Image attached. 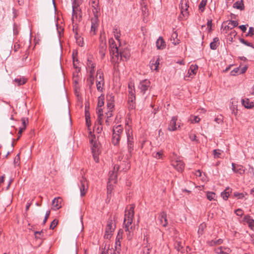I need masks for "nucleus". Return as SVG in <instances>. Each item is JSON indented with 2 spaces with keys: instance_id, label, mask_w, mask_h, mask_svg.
Returning a JSON list of instances; mask_svg holds the SVG:
<instances>
[{
  "instance_id": "1",
  "label": "nucleus",
  "mask_w": 254,
  "mask_h": 254,
  "mask_svg": "<svg viewBox=\"0 0 254 254\" xmlns=\"http://www.w3.org/2000/svg\"><path fill=\"white\" fill-rule=\"evenodd\" d=\"M110 54L112 57L113 62H118L119 59V50L114 40L110 38L109 40Z\"/></svg>"
},
{
  "instance_id": "2",
  "label": "nucleus",
  "mask_w": 254,
  "mask_h": 254,
  "mask_svg": "<svg viewBox=\"0 0 254 254\" xmlns=\"http://www.w3.org/2000/svg\"><path fill=\"white\" fill-rule=\"evenodd\" d=\"M123 127L121 125L113 127L112 142L115 146H117L119 144L121 134L123 133Z\"/></svg>"
},
{
  "instance_id": "3",
  "label": "nucleus",
  "mask_w": 254,
  "mask_h": 254,
  "mask_svg": "<svg viewBox=\"0 0 254 254\" xmlns=\"http://www.w3.org/2000/svg\"><path fill=\"white\" fill-rule=\"evenodd\" d=\"M93 138L90 140V143L92 144V153L95 161L96 163L99 162L98 155L101 153L100 144L99 143L94 141V138H95L94 135L92 136Z\"/></svg>"
},
{
  "instance_id": "4",
  "label": "nucleus",
  "mask_w": 254,
  "mask_h": 254,
  "mask_svg": "<svg viewBox=\"0 0 254 254\" xmlns=\"http://www.w3.org/2000/svg\"><path fill=\"white\" fill-rule=\"evenodd\" d=\"M127 148L128 154L127 155V158H130L132 157L134 150V138L132 134H130L129 131L127 132Z\"/></svg>"
},
{
  "instance_id": "5",
  "label": "nucleus",
  "mask_w": 254,
  "mask_h": 254,
  "mask_svg": "<svg viewBox=\"0 0 254 254\" xmlns=\"http://www.w3.org/2000/svg\"><path fill=\"white\" fill-rule=\"evenodd\" d=\"M115 228V225L113 224V220L110 217L107 221V224L105 229L104 238L107 239L111 238L113 235L114 230Z\"/></svg>"
},
{
  "instance_id": "6",
  "label": "nucleus",
  "mask_w": 254,
  "mask_h": 254,
  "mask_svg": "<svg viewBox=\"0 0 254 254\" xmlns=\"http://www.w3.org/2000/svg\"><path fill=\"white\" fill-rule=\"evenodd\" d=\"M72 19L73 20L74 18L77 19L79 21L81 20L82 15L81 9L79 8L78 4L76 3V0H74L72 2Z\"/></svg>"
},
{
  "instance_id": "7",
  "label": "nucleus",
  "mask_w": 254,
  "mask_h": 254,
  "mask_svg": "<svg viewBox=\"0 0 254 254\" xmlns=\"http://www.w3.org/2000/svg\"><path fill=\"white\" fill-rule=\"evenodd\" d=\"M80 190V195L83 196L85 195L88 188V185L86 179L82 176L80 180L79 185Z\"/></svg>"
},
{
  "instance_id": "8",
  "label": "nucleus",
  "mask_w": 254,
  "mask_h": 254,
  "mask_svg": "<svg viewBox=\"0 0 254 254\" xmlns=\"http://www.w3.org/2000/svg\"><path fill=\"white\" fill-rule=\"evenodd\" d=\"M100 42V43L99 47V53L101 59H103L105 57L107 49L106 40L105 38L101 37Z\"/></svg>"
},
{
  "instance_id": "9",
  "label": "nucleus",
  "mask_w": 254,
  "mask_h": 254,
  "mask_svg": "<svg viewBox=\"0 0 254 254\" xmlns=\"http://www.w3.org/2000/svg\"><path fill=\"white\" fill-rule=\"evenodd\" d=\"M171 165L179 172H182L185 167L184 163L179 158L172 160Z\"/></svg>"
},
{
  "instance_id": "10",
  "label": "nucleus",
  "mask_w": 254,
  "mask_h": 254,
  "mask_svg": "<svg viewBox=\"0 0 254 254\" xmlns=\"http://www.w3.org/2000/svg\"><path fill=\"white\" fill-rule=\"evenodd\" d=\"M135 96L132 90L129 91L128 101V108L129 110H133L135 108Z\"/></svg>"
},
{
  "instance_id": "11",
  "label": "nucleus",
  "mask_w": 254,
  "mask_h": 254,
  "mask_svg": "<svg viewBox=\"0 0 254 254\" xmlns=\"http://www.w3.org/2000/svg\"><path fill=\"white\" fill-rule=\"evenodd\" d=\"M150 86V81L148 79H145L140 82L138 88L140 90V92L142 94H144Z\"/></svg>"
},
{
  "instance_id": "12",
  "label": "nucleus",
  "mask_w": 254,
  "mask_h": 254,
  "mask_svg": "<svg viewBox=\"0 0 254 254\" xmlns=\"http://www.w3.org/2000/svg\"><path fill=\"white\" fill-rule=\"evenodd\" d=\"M134 208L135 205L133 204H130L129 205V208L128 209H127H127L125 211L124 219L132 220L134 214Z\"/></svg>"
},
{
  "instance_id": "13",
  "label": "nucleus",
  "mask_w": 254,
  "mask_h": 254,
  "mask_svg": "<svg viewBox=\"0 0 254 254\" xmlns=\"http://www.w3.org/2000/svg\"><path fill=\"white\" fill-rule=\"evenodd\" d=\"M91 26L90 33L93 35L96 34L99 25V19L97 17H93L91 19Z\"/></svg>"
},
{
  "instance_id": "14",
  "label": "nucleus",
  "mask_w": 254,
  "mask_h": 254,
  "mask_svg": "<svg viewBox=\"0 0 254 254\" xmlns=\"http://www.w3.org/2000/svg\"><path fill=\"white\" fill-rule=\"evenodd\" d=\"M107 106L109 110H112L114 108V96L112 93L108 94L106 96Z\"/></svg>"
},
{
  "instance_id": "15",
  "label": "nucleus",
  "mask_w": 254,
  "mask_h": 254,
  "mask_svg": "<svg viewBox=\"0 0 254 254\" xmlns=\"http://www.w3.org/2000/svg\"><path fill=\"white\" fill-rule=\"evenodd\" d=\"M159 224L162 226L165 227L168 225V220L167 219V214L165 212H161L158 216Z\"/></svg>"
},
{
  "instance_id": "16",
  "label": "nucleus",
  "mask_w": 254,
  "mask_h": 254,
  "mask_svg": "<svg viewBox=\"0 0 254 254\" xmlns=\"http://www.w3.org/2000/svg\"><path fill=\"white\" fill-rule=\"evenodd\" d=\"M130 56V52L128 49L124 48V49L120 50L119 52V59L120 60L125 59L126 60H128Z\"/></svg>"
},
{
  "instance_id": "17",
  "label": "nucleus",
  "mask_w": 254,
  "mask_h": 254,
  "mask_svg": "<svg viewBox=\"0 0 254 254\" xmlns=\"http://www.w3.org/2000/svg\"><path fill=\"white\" fill-rule=\"evenodd\" d=\"M181 13L184 16H188L189 14L188 8L189 5L186 0H182L181 1Z\"/></svg>"
},
{
  "instance_id": "18",
  "label": "nucleus",
  "mask_w": 254,
  "mask_h": 254,
  "mask_svg": "<svg viewBox=\"0 0 254 254\" xmlns=\"http://www.w3.org/2000/svg\"><path fill=\"white\" fill-rule=\"evenodd\" d=\"M232 166L233 171L236 173L242 175H243L245 172L244 167L242 165H236L235 163H233L232 164Z\"/></svg>"
},
{
  "instance_id": "19",
  "label": "nucleus",
  "mask_w": 254,
  "mask_h": 254,
  "mask_svg": "<svg viewBox=\"0 0 254 254\" xmlns=\"http://www.w3.org/2000/svg\"><path fill=\"white\" fill-rule=\"evenodd\" d=\"M62 202V199L61 197L55 198L52 201V209L56 210L61 208Z\"/></svg>"
},
{
  "instance_id": "20",
  "label": "nucleus",
  "mask_w": 254,
  "mask_h": 254,
  "mask_svg": "<svg viewBox=\"0 0 254 254\" xmlns=\"http://www.w3.org/2000/svg\"><path fill=\"white\" fill-rule=\"evenodd\" d=\"M132 222V219H124V225L125 226V229L126 232H128L127 235V237L129 239L130 238V235H131L130 229H132V227H129V226L131 224Z\"/></svg>"
},
{
  "instance_id": "21",
  "label": "nucleus",
  "mask_w": 254,
  "mask_h": 254,
  "mask_svg": "<svg viewBox=\"0 0 254 254\" xmlns=\"http://www.w3.org/2000/svg\"><path fill=\"white\" fill-rule=\"evenodd\" d=\"M177 117L174 116L172 118L168 127V129L170 131H175L177 129L176 122L177 121Z\"/></svg>"
},
{
  "instance_id": "22",
  "label": "nucleus",
  "mask_w": 254,
  "mask_h": 254,
  "mask_svg": "<svg viewBox=\"0 0 254 254\" xmlns=\"http://www.w3.org/2000/svg\"><path fill=\"white\" fill-rule=\"evenodd\" d=\"M159 58L158 57L156 60L154 58L150 62L149 64L151 70H157L159 64Z\"/></svg>"
},
{
  "instance_id": "23",
  "label": "nucleus",
  "mask_w": 254,
  "mask_h": 254,
  "mask_svg": "<svg viewBox=\"0 0 254 254\" xmlns=\"http://www.w3.org/2000/svg\"><path fill=\"white\" fill-rule=\"evenodd\" d=\"M89 105H85V117L86 120V124L88 127L91 126L90 114L89 111Z\"/></svg>"
},
{
  "instance_id": "24",
  "label": "nucleus",
  "mask_w": 254,
  "mask_h": 254,
  "mask_svg": "<svg viewBox=\"0 0 254 254\" xmlns=\"http://www.w3.org/2000/svg\"><path fill=\"white\" fill-rule=\"evenodd\" d=\"M117 239H118V241L115 243L114 254H120L121 251V246L119 239H122V236H120L119 233L117 236Z\"/></svg>"
},
{
  "instance_id": "25",
  "label": "nucleus",
  "mask_w": 254,
  "mask_h": 254,
  "mask_svg": "<svg viewBox=\"0 0 254 254\" xmlns=\"http://www.w3.org/2000/svg\"><path fill=\"white\" fill-rule=\"evenodd\" d=\"M87 65L90 69V74H94L95 64L92 62L91 58L90 57H88L87 59Z\"/></svg>"
},
{
  "instance_id": "26",
  "label": "nucleus",
  "mask_w": 254,
  "mask_h": 254,
  "mask_svg": "<svg viewBox=\"0 0 254 254\" xmlns=\"http://www.w3.org/2000/svg\"><path fill=\"white\" fill-rule=\"evenodd\" d=\"M156 47L158 49L163 50L166 47V44L162 37H159L156 42Z\"/></svg>"
},
{
  "instance_id": "27",
  "label": "nucleus",
  "mask_w": 254,
  "mask_h": 254,
  "mask_svg": "<svg viewBox=\"0 0 254 254\" xmlns=\"http://www.w3.org/2000/svg\"><path fill=\"white\" fill-rule=\"evenodd\" d=\"M238 22L235 20H230L229 21L228 25H225L224 28V30H231L234 27L237 26Z\"/></svg>"
},
{
  "instance_id": "28",
  "label": "nucleus",
  "mask_w": 254,
  "mask_h": 254,
  "mask_svg": "<svg viewBox=\"0 0 254 254\" xmlns=\"http://www.w3.org/2000/svg\"><path fill=\"white\" fill-rule=\"evenodd\" d=\"M231 251L229 248L222 247H220L216 250V253L218 254H228Z\"/></svg>"
},
{
  "instance_id": "29",
  "label": "nucleus",
  "mask_w": 254,
  "mask_h": 254,
  "mask_svg": "<svg viewBox=\"0 0 254 254\" xmlns=\"http://www.w3.org/2000/svg\"><path fill=\"white\" fill-rule=\"evenodd\" d=\"M242 104L246 108L252 109L254 108V103L253 102H250L249 99H242Z\"/></svg>"
},
{
  "instance_id": "30",
  "label": "nucleus",
  "mask_w": 254,
  "mask_h": 254,
  "mask_svg": "<svg viewBox=\"0 0 254 254\" xmlns=\"http://www.w3.org/2000/svg\"><path fill=\"white\" fill-rule=\"evenodd\" d=\"M170 40L174 45H177L180 42V40L178 39V33L175 31L172 34Z\"/></svg>"
},
{
  "instance_id": "31",
  "label": "nucleus",
  "mask_w": 254,
  "mask_h": 254,
  "mask_svg": "<svg viewBox=\"0 0 254 254\" xmlns=\"http://www.w3.org/2000/svg\"><path fill=\"white\" fill-rule=\"evenodd\" d=\"M14 81L17 85L20 86L25 84L27 81V79L25 77L20 76L19 77L15 78Z\"/></svg>"
},
{
  "instance_id": "32",
  "label": "nucleus",
  "mask_w": 254,
  "mask_h": 254,
  "mask_svg": "<svg viewBox=\"0 0 254 254\" xmlns=\"http://www.w3.org/2000/svg\"><path fill=\"white\" fill-rule=\"evenodd\" d=\"M198 69V66L196 64H192L190 66V67L188 71V73L190 74V76L192 75H194L196 74L197 70Z\"/></svg>"
},
{
  "instance_id": "33",
  "label": "nucleus",
  "mask_w": 254,
  "mask_h": 254,
  "mask_svg": "<svg viewBox=\"0 0 254 254\" xmlns=\"http://www.w3.org/2000/svg\"><path fill=\"white\" fill-rule=\"evenodd\" d=\"M219 40L218 37L214 38L213 42H211L210 44V49L212 50H216L219 44Z\"/></svg>"
},
{
  "instance_id": "34",
  "label": "nucleus",
  "mask_w": 254,
  "mask_h": 254,
  "mask_svg": "<svg viewBox=\"0 0 254 254\" xmlns=\"http://www.w3.org/2000/svg\"><path fill=\"white\" fill-rule=\"evenodd\" d=\"M232 189L227 188L224 191L221 192V195L224 200H227L229 196L230 193L231 192Z\"/></svg>"
},
{
  "instance_id": "35",
  "label": "nucleus",
  "mask_w": 254,
  "mask_h": 254,
  "mask_svg": "<svg viewBox=\"0 0 254 254\" xmlns=\"http://www.w3.org/2000/svg\"><path fill=\"white\" fill-rule=\"evenodd\" d=\"M233 7L241 10H244L245 6L243 3V0L237 1L233 4Z\"/></svg>"
},
{
  "instance_id": "36",
  "label": "nucleus",
  "mask_w": 254,
  "mask_h": 254,
  "mask_svg": "<svg viewBox=\"0 0 254 254\" xmlns=\"http://www.w3.org/2000/svg\"><path fill=\"white\" fill-rule=\"evenodd\" d=\"M118 174L115 172H110L109 180L110 182L116 183Z\"/></svg>"
},
{
  "instance_id": "37",
  "label": "nucleus",
  "mask_w": 254,
  "mask_h": 254,
  "mask_svg": "<svg viewBox=\"0 0 254 254\" xmlns=\"http://www.w3.org/2000/svg\"><path fill=\"white\" fill-rule=\"evenodd\" d=\"M96 81L104 82V74L101 69L97 71Z\"/></svg>"
},
{
  "instance_id": "38",
  "label": "nucleus",
  "mask_w": 254,
  "mask_h": 254,
  "mask_svg": "<svg viewBox=\"0 0 254 254\" xmlns=\"http://www.w3.org/2000/svg\"><path fill=\"white\" fill-rule=\"evenodd\" d=\"M174 247L175 249H176L178 252H180L181 253L184 252V250L182 242L176 241L174 244Z\"/></svg>"
},
{
  "instance_id": "39",
  "label": "nucleus",
  "mask_w": 254,
  "mask_h": 254,
  "mask_svg": "<svg viewBox=\"0 0 254 254\" xmlns=\"http://www.w3.org/2000/svg\"><path fill=\"white\" fill-rule=\"evenodd\" d=\"M244 219L245 221L247 220L249 224V226L251 227L252 229H253V227H254V220L251 218L250 216H245Z\"/></svg>"
},
{
  "instance_id": "40",
  "label": "nucleus",
  "mask_w": 254,
  "mask_h": 254,
  "mask_svg": "<svg viewBox=\"0 0 254 254\" xmlns=\"http://www.w3.org/2000/svg\"><path fill=\"white\" fill-rule=\"evenodd\" d=\"M94 74H90L87 79V83L90 88L94 84Z\"/></svg>"
},
{
  "instance_id": "41",
  "label": "nucleus",
  "mask_w": 254,
  "mask_h": 254,
  "mask_svg": "<svg viewBox=\"0 0 254 254\" xmlns=\"http://www.w3.org/2000/svg\"><path fill=\"white\" fill-rule=\"evenodd\" d=\"M113 33L115 38L118 41H120V31L119 30L117 27H115L113 29Z\"/></svg>"
},
{
  "instance_id": "42",
  "label": "nucleus",
  "mask_w": 254,
  "mask_h": 254,
  "mask_svg": "<svg viewBox=\"0 0 254 254\" xmlns=\"http://www.w3.org/2000/svg\"><path fill=\"white\" fill-rule=\"evenodd\" d=\"M104 96H100L98 97V104L97 107H102L104 104Z\"/></svg>"
},
{
  "instance_id": "43",
  "label": "nucleus",
  "mask_w": 254,
  "mask_h": 254,
  "mask_svg": "<svg viewBox=\"0 0 254 254\" xmlns=\"http://www.w3.org/2000/svg\"><path fill=\"white\" fill-rule=\"evenodd\" d=\"M230 109L231 110L232 114L236 116L237 114V105H235L233 102H232V105L230 106Z\"/></svg>"
},
{
  "instance_id": "44",
  "label": "nucleus",
  "mask_w": 254,
  "mask_h": 254,
  "mask_svg": "<svg viewBox=\"0 0 254 254\" xmlns=\"http://www.w3.org/2000/svg\"><path fill=\"white\" fill-rule=\"evenodd\" d=\"M142 14L143 15V21H145L146 20V17H147V16L148 15V10L146 6H144V7H142Z\"/></svg>"
},
{
  "instance_id": "45",
  "label": "nucleus",
  "mask_w": 254,
  "mask_h": 254,
  "mask_svg": "<svg viewBox=\"0 0 254 254\" xmlns=\"http://www.w3.org/2000/svg\"><path fill=\"white\" fill-rule=\"evenodd\" d=\"M28 55H29V50H28V49H27L26 50L24 55L23 56V58L22 59V62H23V65L26 64H27L26 61L28 59Z\"/></svg>"
},
{
  "instance_id": "46",
  "label": "nucleus",
  "mask_w": 254,
  "mask_h": 254,
  "mask_svg": "<svg viewBox=\"0 0 254 254\" xmlns=\"http://www.w3.org/2000/svg\"><path fill=\"white\" fill-rule=\"evenodd\" d=\"M207 0H202L199 4V8L201 12H203L204 10L205 5H206Z\"/></svg>"
},
{
  "instance_id": "47",
  "label": "nucleus",
  "mask_w": 254,
  "mask_h": 254,
  "mask_svg": "<svg viewBox=\"0 0 254 254\" xmlns=\"http://www.w3.org/2000/svg\"><path fill=\"white\" fill-rule=\"evenodd\" d=\"M77 35H78L77 33V32H76L75 38L76 39V42L78 44L79 46L82 47V46H83V39L80 38V37H77Z\"/></svg>"
},
{
  "instance_id": "48",
  "label": "nucleus",
  "mask_w": 254,
  "mask_h": 254,
  "mask_svg": "<svg viewBox=\"0 0 254 254\" xmlns=\"http://www.w3.org/2000/svg\"><path fill=\"white\" fill-rule=\"evenodd\" d=\"M104 83V82L96 81V87L98 91H102Z\"/></svg>"
},
{
  "instance_id": "49",
  "label": "nucleus",
  "mask_w": 254,
  "mask_h": 254,
  "mask_svg": "<svg viewBox=\"0 0 254 254\" xmlns=\"http://www.w3.org/2000/svg\"><path fill=\"white\" fill-rule=\"evenodd\" d=\"M207 198L209 200H212L214 199V197H215V193L213 192H208L206 194Z\"/></svg>"
},
{
  "instance_id": "50",
  "label": "nucleus",
  "mask_w": 254,
  "mask_h": 254,
  "mask_svg": "<svg viewBox=\"0 0 254 254\" xmlns=\"http://www.w3.org/2000/svg\"><path fill=\"white\" fill-rule=\"evenodd\" d=\"M99 11H100V8L99 6L95 7V6H93V12L94 15V17L96 16L97 17V18H98Z\"/></svg>"
},
{
  "instance_id": "51",
  "label": "nucleus",
  "mask_w": 254,
  "mask_h": 254,
  "mask_svg": "<svg viewBox=\"0 0 254 254\" xmlns=\"http://www.w3.org/2000/svg\"><path fill=\"white\" fill-rule=\"evenodd\" d=\"M239 40L241 43L244 44V45L254 48L252 43L248 42V41H246L245 39H244L243 38H240Z\"/></svg>"
},
{
  "instance_id": "52",
  "label": "nucleus",
  "mask_w": 254,
  "mask_h": 254,
  "mask_svg": "<svg viewBox=\"0 0 254 254\" xmlns=\"http://www.w3.org/2000/svg\"><path fill=\"white\" fill-rule=\"evenodd\" d=\"M234 196L237 197L238 199H242L245 196V194L243 193H239L238 192H234Z\"/></svg>"
},
{
  "instance_id": "53",
  "label": "nucleus",
  "mask_w": 254,
  "mask_h": 254,
  "mask_svg": "<svg viewBox=\"0 0 254 254\" xmlns=\"http://www.w3.org/2000/svg\"><path fill=\"white\" fill-rule=\"evenodd\" d=\"M58 221L57 219H54L51 223L50 226V229L53 230L58 225Z\"/></svg>"
},
{
  "instance_id": "54",
  "label": "nucleus",
  "mask_w": 254,
  "mask_h": 254,
  "mask_svg": "<svg viewBox=\"0 0 254 254\" xmlns=\"http://www.w3.org/2000/svg\"><path fill=\"white\" fill-rule=\"evenodd\" d=\"M240 70V67H236V68H234L233 70H232L231 71V75H233V76H235L236 75V74L239 73Z\"/></svg>"
},
{
  "instance_id": "55",
  "label": "nucleus",
  "mask_w": 254,
  "mask_h": 254,
  "mask_svg": "<svg viewBox=\"0 0 254 254\" xmlns=\"http://www.w3.org/2000/svg\"><path fill=\"white\" fill-rule=\"evenodd\" d=\"M21 122H22V125H23V127L24 128H26V126L28 124V118H22L21 119Z\"/></svg>"
},
{
  "instance_id": "56",
  "label": "nucleus",
  "mask_w": 254,
  "mask_h": 254,
  "mask_svg": "<svg viewBox=\"0 0 254 254\" xmlns=\"http://www.w3.org/2000/svg\"><path fill=\"white\" fill-rule=\"evenodd\" d=\"M189 138L192 141H195L197 143L198 142V140L196 139V136L195 134L190 133L189 135Z\"/></svg>"
},
{
  "instance_id": "57",
  "label": "nucleus",
  "mask_w": 254,
  "mask_h": 254,
  "mask_svg": "<svg viewBox=\"0 0 254 254\" xmlns=\"http://www.w3.org/2000/svg\"><path fill=\"white\" fill-rule=\"evenodd\" d=\"M163 155V152L162 151H158L156 152L155 153H153V156L159 159Z\"/></svg>"
},
{
  "instance_id": "58",
  "label": "nucleus",
  "mask_w": 254,
  "mask_h": 254,
  "mask_svg": "<svg viewBox=\"0 0 254 254\" xmlns=\"http://www.w3.org/2000/svg\"><path fill=\"white\" fill-rule=\"evenodd\" d=\"M20 162V157L19 154H18L15 157L14 159V163L16 165H18Z\"/></svg>"
},
{
  "instance_id": "59",
  "label": "nucleus",
  "mask_w": 254,
  "mask_h": 254,
  "mask_svg": "<svg viewBox=\"0 0 254 254\" xmlns=\"http://www.w3.org/2000/svg\"><path fill=\"white\" fill-rule=\"evenodd\" d=\"M219 150L214 149L213 150V155L215 158H219L221 153L219 152Z\"/></svg>"
},
{
  "instance_id": "60",
  "label": "nucleus",
  "mask_w": 254,
  "mask_h": 254,
  "mask_svg": "<svg viewBox=\"0 0 254 254\" xmlns=\"http://www.w3.org/2000/svg\"><path fill=\"white\" fill-rule=\"evenodd\" d=\"M20 45L18 43H15L14 45L13 50L15 52H16L18 51V50L20 49Z\"/></svg>"
},
{
  "instance_id": "61",
  "label": "nucleus",
  "mask_w": 254,
  "mask_h": 254,
  "mask_svg": "<svg viewBox=\"0 0 254 254\" xmlns=\"http://www.w3.org/2000/svg\"><path fill=\"white\" fill-rule=\"evenodd\" d=\"M50 215V210H48L46 212L44 219L43 220V224H45L47 221L49 216Z\"/></svg>"
},
{
  "instance_id": "62",
  "label": "nucleus",
  "mask_w": 254,
  "mask_h": 254,
  "mask_svg": "<svg viewBox=\"0 0 254 254\" xmlns=\"http://www.w3.org/2000/svg\"><path fill=\"white\" fill-rule=\"evenodd\" d=\"M235 213L237 216H242L243 215V211L241 209L239 208L235 210Z\"/></svg>"
},
{
  "instance_id": "63",
  "label": "nucleus",
  "mask_w": 254,
  "mask_h": 254,
  "mask_svg": "<svg viewBox=\"0 0 254 254\" xmlns=\"http://www.w3.org/2000/svg\"><path fill=\"white\" fill-rule=\"evenodd\" d=\"M95 127L96 128L98 133H100L102 130V125H97L96 124H95Z\"/></svg>"
},
{
  "instance_id": "64",
  "label": "nucleus",
  "mask_w": 254,
  "mask_h": 254,
  "mask_svg": "<svg viewBox=\"0 0 254 254\" xmlns=\"http://www.w3.org/2000/svg\"><path fill=\"white\" fill-rule=\"evenodd\" d=\"M150 252V249L145 247L143 249V254H149Z\"/></svg>"
}]
</instances>
